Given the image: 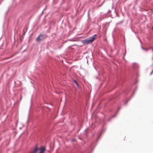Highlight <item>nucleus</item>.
Masks as SVG:
<instances>
[{
    "label": "nucleus",
    "mask_w": 153,
    "mask_h": 153,
    "mask_svg": "<svg viewBox=\"0 0 153 153\" xmlns=\"http://www.w3.org/2000/svg\"><path fill=\"white\" fill-rule=\"evenodd\" d=\"M46 148L45 146H41L39 148V153H45L46 151Z\"/></svg>",
    "instance_id": "nucleus-3"
},
{
    "label": "nucleus",
    "mask_w": 153,
    "mask_h": 153,
    "mask_svg": "<svg viewBox=\"0 0 153 153\" xmlns=\"http://www.w3.org/2000/svg\"><path fill=\"white\" fill-rule=\"evenodd\" d=\"M152 59L153 60V58H152Z\"/></svg>",
    "instance_id": "nucleus-6"
},
{
    "label": "nucleus",
    "mask_w": 153,
    "mask_h": 153,
    "mask_svg": "<svg viewBox=\"0 0 153 153\" xmlns=\"http://www.w3.org/2000/svg\"><path fill=\"white\" fill-rule=\"evenodd\" d=\"M74 82H75L76 85L78 86V85L77 82L76 81H74Z\"/></svg>",
    "instance_id": "nucleus-5"
},
{
    "label": "nucleus",
    "mask_w": 153,
    "mask_h": 153,
    "mask_svg": "<svg viewBox=\"0 0 153 153\" xmlns=\"http://www.w3.org/2000/svg\"><path fill=\"white\" fill-rule=\"evenodd\" d=\"M38 150L39 148L36 147L33 150H31L29 153H36Z\"/></svg>",
    "instance_id": "nucleus-4"
},
{
    "label": "nucleus",
    "mask_w": 153,
    "mask_h": 153,
    "mask_svg": "<svg viewBox=\"0 0 153 153\" xmlns=\"http://www.w3.org/2000/svg\"><path fill=\"white\" fill-rule=\"evenodd\" d=\"M46 38L47 36L46 35L41 34L36 38V40L37 42H39L45 39Z\"/></svg>",
    "instance_id": "nucleus-2"
},
{
    "label": "nucleus",
    "mask_w": 153,
    "mask_h": 153,
    "mask_svg": "<svg viewBox=\"0 0 153 153\" xmlns=\"http://www.w3.org/2000/svg\"><path fill=\"white\" fill-rule=\"evenodd\" d=\"M96 36V35H94L93 36L84 40L83 41V43L84 44H88L91 43L95 39Z\"/></svg>",
    "instance_id": "nucleus-1"
}]
</instances>
